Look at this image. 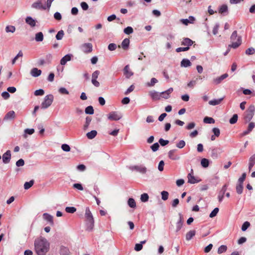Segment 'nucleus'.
<instances>
[{
    "label": "nucleus",
    "mask_w": 255,
    "mask_h": 255,
    "mask_svg": "<svg viewBox=\"0 0 255 255\" xmlns=\"http://www.w3.org/2000/svg\"><path fill=\"white\" fill-rule=\"evenodd\" d=\"M128 205L132 208H134L136 207V203L134 199L130 198L128 199Z\"/></svg>",
    "instance_id": "c9c22d12"
},
{
    "label": "nucleus",
    "mask_w": 255,
    "mask_h": 255,
    "mask_svg": "<svg viewBox=\"0 0 255 255\" xmlns=\"http://www.w3.org/2000/svg\"><path fill=\"white\" fill-rule=\"evenodd\" d=\"M11 159V152L9 150L4 153L2 156V162L4 164H7L10 162Z\"/></svg>",
    "instance_id": "9d476101"
},
{
    "label": "nucleus",
    "mask_w": 255,
    "mask_h": 255,
    "mask_svg": "<svg viewBox=\"0 0 255 255\" xmlns=\"http://www.w3.org/2000/svg\"><path fill=\"white\" fill-rule=\"evenodd\" d=\"M228 77V74L227 73H225L223 74L220 77H218L216 78L213 79V82L216 85L219 84L222 82V81L227 78Z\"/></svg>",
    "instance_id": "a211bd4d"
},
{
    "label": "nucleus",
    "mask_w": 255,
    "mask_h": 255,
    "mask_svg": "<svg viewBox=\"0 0 255 255\" xmlns=\"http://www.w3.org/2000/svg\"><path fill=\"white\" fill-rule=\"evenodd\" d=\"M237 193L241 194L243 191V184L238 183L236 187Z\"/></svg>",
    "instance_id": "4c0bfd02"
},
{
    "label": "nucleus",
    "mask_w": 255,
    "mask_h": 255,
    "mask_svg": "<svg viewBox=\"0 0 255 255\" xmlns=\"http://www.w3.org/2000/svg\"><path fill=\"white\" fill-rule=\"evenodd\" d=\"M227 247L226 246L222 245L218 248V253L219 254L223 253L227 251Z\"/></svg>",
    "instance_id": "5fc2aeb1"
},
{
    "label": "nucleus",
    "mask_w": 255,
    "mask_h": 255,
    "mask_svg": "<svg viewBox=\"0 0 255 255\" xmlns=\"http://www.w3.org/2000/svg\"><path fill=\"white\" fill-rule=\"evenodd\" d=\"M188 182L190 184H195L200 182L201 180L197 179L195 176H193V170L192 169L190 173L188 175Z\"/></svg>",
    "instance_id": "6e6552de"
},
{
    "label": "nucleus",
    "mask_w": 255,
    "mask_h": 255,
    "mask_svg": "<svg viewBox=\"0 0 255 255\" xmlns=\"http://www.w3.org/2000/svg\"><path fill=\"white\" fill-rule=\"evenodd\" d=\"M219 209L218 208L216 207L214 208V209L211 212V213L210 214L209 217L210 218H213L215 217L218 213L219 212Z\"/></svg>",
    "instance_id": "13d9d810"
},
{
    "label": "nucleus",
    "mask_w": 255,
    "mask_h": 255,
    "mask_svg": "<svg viewBox=\"0 0 255 255\" xmlns=\"http://www.w3.org/2000/svg\"><path fill=\"white\" fill-rule=\"evenodd\" d=\"M195 234L196 231L195 230H190L186 235V240L190 241L195 235Z\"/></svg>",
    "instance_id": "2f4dec72"
},
{
    "label": "nucleus",
    "mask_w": 255,
    "mask_h": 255,
    "mask_svg": "<svg viewBox=\"0 0 255 255\" xmlns=\"http://www.w3.org/2000/svg\"><path fill=\"white\" fill-rule=\"evenodd\" d=\"M129 169L131 171H136L143 174H145L147 171L146 167L142 164L131 166Z\"/></svg>",
    "instance_id": "423d86ee"
},
{
    "label": "nucleus",
    "mask_w": 255,
    "mask_h": 255,
    "mask_svg": "<svg viewBox=\"0 0 255 255\" xmlns=\"http://www.w3.org/2000/svg\"><path fill=\"white\" fill-rule=\"evenodd\" d=\"M177 151L176 149H172L168 152V157L171 160H177L180 159V156L176 155L175 153Z\"/></svg>",
    "instance_id": "1a4fd4ad"
},
{
    "label": "nucleus",
    "mask_w": 255,
    "mask_h": 255,
    "mask_svg": "<svg viewBox=\"0 0 255 255\" xmlns=\"http://www.w3.org/2000/svg\"><path fill=\"white\" fill-rule=\"evenodd\" d=\"M149 196L147 193H143L141 195L140 200L143 202H146L148 200Z\"/></svg>",
    "instance_id": "864d4df0"
},
{
    "label": "nucleus",
    "mask_w": 255,
    "mask_h": 255,
    "mask_svg": "<svg viewBox=\"0 0 255 255\" xmlns=\"http://www.w3.org/2000/svg\"><path fill=\"white\" fill-rule=\"evenodd\" d=\"M64 35V32L63 30H61L58 32L57 34L56 35V38L58 40H61Z\"/></svg>",
    "instance_id": "a19ab883"
},
{
    "label": "nucleus",
    "mask_w": 255,
    "mask_h": 255,
    "mask_svg": "<svg viewBox=\"0 0 255 255\" xmlns=\"http://www.w3.org/2000/svg\"><path fill=\"white\" fill-rule=\"evenodd\" d=\"M250 226V222L248 221L245 222L242 226V230L244 232L246 231L247 229Z\"/></svg>",
    "instance_id": "6e6d98bb"
},
{
    "label": "nucleus",
    "mask_w": 255,
    "mask_h": 255,
    "mask_svg": "<svg viewBox=\"0 0 255 255\" xmlns=\"http://www.w3.org/2000/svg\"><path fill=\"white\" fill-rule=\"evenodd\" d=\"M34 180H31L29 182H26L24 184V188L25 190L29 189L34 184Z\"/></svg>",
    "instance_id": "ea45409f"
},
{
    "label": "nucleus",
    "mask_w": 255,
    "mask_h": 255,
    "mask_svg": "<svg viewBox=\"0 0 255 255\" xmlns=\"http://www.w3.org/2000/svg\"><path fill=\"white\" fill-rule=\"evenodd\" d=\"M44 94V91L42 89L36 90L34 92V95L36 96H43Z\"/></svg>",
    "instance_id": "e2e57ef3"
},
{
    "label": "nucleus",
    "mask_w": 255,
    "mask_h": 255,
    "mask_svg": "<svg viewBox=\"0 0 255 255\" xmlns=\"http://www.w3.org/2000/svg\"><path fill=\"white\" fill-rule=\"evenodd\" d=\"M133 28L130 26H128L124 30V32L126 34H130L133 32Z\"/></svg>",
    "instance_id": "052dcab7"
},
{
    "label": "nucleus",
    "mask_w": 255,
    "mask_h": 255,
    "mask_svg": "<svg viewBox=\"0 0 255 255\" xmlns=\"http://www.w3.org/2000/svg\"><path fill=\"white\" fill-rule=\"evenodd\" d=\"M82 50L84 53H88L92 52L93 50L92 44L90 43H84L82 46Z\"/></svg>",
    "instance_id": "f8f14e48"
},
{
    "label": "nucleus",
    "mask_w": 255,
    "mask_h": 255,
    "mask_svg": "<svg viewBox=\"0 0 255 255\" xmlns=\"http://www.w3.org/2000/svg\"><path fill=\"white\" fill-rule=\"evenodd\" d=\"M230 39L232 42V44L229 45V48L236 49L242 44V37L238 35L237 31L236 30L233 32L230 37Z\"/></svg>",
    "instance_id": "7ed1b4c3"
},
{
    "label": "nucleus",
    "mask_w": 255,
    "mask_h": 255,
    "mask_svg": "<svg viewBox=\"0 0 255 255\" xmlns=\"http://www.w3.org/2000/svg\"><path fill=\"white\" fill-rule=\"evenodd\" d=\"M15 28L14 26L12 25H8L5 27V31L6 32H11L13 33L15 31Z\"/></svg>",
    "instance_id": "09e8293b"
},
{
    "label": "nucleus",
    "mask_w": 255,
    "mask_h": 255,
    "mask_svg": "<svg viewBox=\"0 0 255 255\" xmlns=\"http://www.w3.org/2000/svg\"><path fill=\"white\" fill-rule=\"evenodd\" d=\"M124 73L126 75V78H129L130 76L133 75V73L130 71L129 66L126 65L124 69Z\"/></svg>",
    "instance_id": "cd10ccee"
},
{
    "label": "nucleus",
    "mask_w": 255,
    "mask_h": 255,
    "mask_svg": "<svg viewBox=\"0 0 255 255\" xmlns=\"http://www.w3.org/2000/svg\"><path fill=\"white\" fill-rule=\"evenodd\" d=\"M97 134V131L95 130H91L87 133L86 135L88 139H93Z\"/></svg>",
    "instance_id": "72a5a7b5"
},
{
    "label": "nucleus",
    "mask_w": 255,
    "mask_h": 255,
    "mask_svg": "<svg viewBox=\"0 0 255 255\" xmlns=\"http://www.w3.org/2000/svg\"><path fill=\"white\" fill-rule=\"evenodd\" d=\"M194 42L189 38H183L181 41V45L186 46V47H189L191 46L193 44Z\"/></svg>",
    "instance_id": "412c9836"
},
{
    "label": "nucleus",
    "mask_w": 255,
    "mask_h": 255,
    "mask_svg": "<svg viewBox=\"0 0 255 255\" xmlns=\"http://www.w3.org/2000/svg\"><path fill=\"white\" fill-rule=\"evenodd\" d=\"M245 53L248 55H253L255 53V49L253 47H250L246 50Z\"/></svg>",
    "instance_id": "603ef678"
},
{
    "label": "nucleus",
    "mask_w": 255,
    "mask_h": 255,
    "mask_svg": "<svg viewBox=\"0 0 255 255\" xmlns=\"http://www.w3.org/2000/svg\"><path fill=\"white\" fill-rule=\"evenodd\" d=\"M92 119L89 117H87L86 118V122L84 126V129L86 130L89 127L91 122Z\"/></svg>",
    "instance_id": "49530a36"
},
{
    "label": "nucleus",
    "mask_w": 255,
    "mask_h": 255,
    "mask_svg": "<svg viewBox=\"0 0 255 255\" xmlns=\"http://www.w3.org/2000/svg\"><path fill=\"white\" fill-rule=\"evenodd\" d=\"M158 82V80L155 78H151L150 82L147 83V86L148 87H152L155 84L157 83Z\"/></svg>",
    "instance_id": "bf43d9fd"
},
{
    "label": "nucleus",
    "mask_w": 255,
    "mask_h": 255,
    "mask_svg": "<svg viewBox=\"0 0 255 255\" xmlns=\"http://www.w3.org/2000/svg\"><path fill=\"white\" fill-rule=\"evenodd\" d=\"M41 70L37 68H33L30 71V74L33 77H37L41 74Z\"/></svg>",
    "instance_id": "393cba45"
},
{
    "label": "nucleus",
    "mask_w": 255,
    "mask_h": 255,
    "mask_svg": "<svg viewBox=\"0 0 255 255\" xmlns=\"http://www.w3.org/2000/svg\"><path fill=\"white\" fill-rule=\"evenodd\" d=\"M198 78H196L195 80L191 81L187 84V87L190 88H193L196 84Z\"/></svg>",
    "instance_id": "a18cd8bd"
},
{
    "label": "nucleus",
    "mask_w": 255,
    "mask_h": 255,
    "mask_svg": "<svg viewBox=\"0 0 255 255\" xmlns=\"http://www.w3.org/2000/svg\"><path fill=\"white\" fill-rule=\"evenodd\" d=\"M62 149L66 152H68L70 151V146L67 144H63L61 146Z\"/></svg>",
    "instance_id": "338daca9"
},
{
    "label": "nucleus",
    "mask_w": 255,
    "mask_h": 255,
    "mask_svg": "<svg viewBox=\"0 0 255 255\" xmlns=\"http://www.w3.org/2000/svg\"><path fill=\"white\" fill-rule=\"evenodd\" d=\"M161 198L163 200L165 201L167 200L168 198V192L166 191H163L161 193Z\"/></svg>",
    "instance_id": "4d7b16f0"
},
{
    "label": "nucleus",
    "mask_w": 255,
    "mask_h": 255,
    "mask_svg": "<svg viewBox=\"0 0 255 255\" xmlns=\"http://www.w3.org/2000/svg\"><path fill=\"white\" fill-rule=\"evenodd\" d=\"M34 247L38 255H45L49 249V243L44 238H40L35 240Z\"/></svg>",
    "instance_id": "f257e3e1"
},
{
    "label": "nucleus",
    "mask_w": 255,
    "mask_h": 255,
    "mask_svg": "<svg viewBox=\"0 0 255 255\" xmlns=\"http://www.w3.org/2000/svg\"><path fill=\"white\" fill-rule=\"evenodd\" d=\"M150 147L153 152L156 151L159 147V143L158 142L154 143Z\"/></svg>",
    "instance_id": "69168bd1"
},
{
    "label": "nucleus",
    "mask_w": 255,
    "mask_h": 255,
    "mask_svg": "<svg viewBox=\"0 0 255 255\" xmlns=\"http://www.w3.org/2000/svg\"><path fill=\"white\" fill-rule=\"evenodd\" d=\"M72 57H73V55L71 54H68L65 55L61 59L60 64L62 65H65L68 61H69L71 60V58Z\"/></svg>",
    "instance_id": "aec40b11"
},
{
    "label": "nucleus",
    "mask_w": 255,
    "mask_h": 255,
    "mask_svg": "<svg viewBox=\"0 0 255 255\" xmlns=\"http://www.w3.org/2000/svg\"><path fill=\"white\" fill-rule=\"evenodd\" d=\"M25 22L31 27H33L36 25V20L32 17L28 16L25 18Z\"/></svg>",
    "instance_id": "6ab92c4d"
},
{
    "label": "nucleus",
    "mask_w": 255,
    "mask_h": 255,
    "mask_svg": "<svg viewBox=\"0 0 255 255\" xmlns=\"http://www.w3.org/2000/svg\"><path fill=\"white\" fill-rule=\"evenodd\" d=\"M179 215V220L176 223V232H179L181 229L182 228V227L183 226V216L181 213L178 214Z\"/></svg>",
    "instance_id": "9b49d317"
},
{
    "label": "nucleus",
    "mask_w": 255,
    "mask_h": 255,
    "mask_svg": "<svg viewBox=\"0 0 255 255\" xmlns=\"http://www.w3.org/2000/svg\"><path fill=\"white\" fill-rule=\"evenodd\" d=\"M43 217L44 220L49 222L51 225H54L53 217L51 215L45 213L43 214Z\"/></svg>",
    "instance_id": "a878e982"
},
{
    "label": "nucleus",
    "mask_w": 255,
    "mask_h": 255,
    "mask_svg": "<svg viewBox=\"0 0 255 255\" xmlns=\"http://www.w3.org/2000/svg\"><path fill=\"white\" fill-rule=\"evenodd\" d=\"M146 243V240L141 241L139 244H136L134 247V250L136 251H140L142 249V244Z\"/></svg>",
    "instance_id": "e433bc0d"
},
{
    "label": "nucleus",
    "mask_w": 255,
    "mask_h": 255,
    "mask_svg": "<svg viewBox=\"0 0 255 255\" xmlns=\"http://www.w3.org/2000/svg\"><path fill=\"white\" fill-rule=\"evenodd\" d=\"M69 249L64 246H61L59 249V255H69Z\"/></svg>",
    "instance_id": "bb28decb"
},
{
    "label": "nucleus",
    "mask_w": 255,
    "mask_h": 255,
    "mask_svg": "<svg viewBox=\"0 0 255 255\" xmlns=\"http://www.w3.org/2000/svg\"><path fill=\"white\" fill-rule=\"evenodd\" d=\"M186 145L185 141L183 140H180L178 142L176 143V147L179 148H183Z\"/></svg>",
    "instance_id": "de8ad7c7"
},
{
    "label": "nucleus",
    "mask_w": 255,
    "mask_h": 255,
    "mask_svg": "<svg viewBox=\"0 0 255 255\" xmlns=\"http://www.w3.org/2000/svg\"><path fill=\"white\" fill-rule=\"evenodd\" d=\"M31 7L33 8H35L37 9H45L46 7L43 5L42 3L41 0H37V1L34 2Z\"/></svg>",
    "instance_id": "2eb2a0df"
},
{
    "label": "nucleus",
    "mask_w": 255,
    "mask_h": 255,
    "mask_svg": "<svg viewBox=\"0 0 255 255\" xmlns=\"http://www.w3.org/2000/svg\"><path fill=\"white\" fill-rule=\"evenodd\" d=\"M22 56H23V53H22V51L20 50L19 51V52L16 55V56L15 57H14V58L12 60V61H11L12 64L14 65L15 63L16 60L19 57H22Z\"/></svg>",
    "instance_id": "c03bdc74"
},
{
    "label": "nucleus",
    "mask_w": 255,
    "mask_h": 255,
    "mask_svg": "<svg viewBox=\"0 0 255 255\" xmlns=\"http://www.w3.org/2000/svg\"><path fill=\"white\" fill-rule=\"evenodd\" d=\"M129 45V39L128 38H125L123 40L122 42L121 46L124 50H127L128 48Z\"/></svg>",
    "instance_id": "c756f323"
},
{
    "label": "nucleus",
    "mask_w": 255,
    "mask_h": 255,
    "mask_svg": "<svg viewBox=\"0 0 255 255\" xmlns=\"http://www.w3.org/2000/svg\"><path fill=\"white\" fill-rule=\"evenodd\" d=\"M209 164V161L208 159L203 158L201 159V164L203 167L206 168V167H208Z\"/></svg>",
    "instance_id": "37998d69"
},
{
    "label": "nucleus",
    "mask_w": 255,
    "mask_h": 255,
    "mask_svg": "<svg viewBox=\"0 0 255 255\" xmlns=\"http://www.w3.org/2000/svg\"><path fill=\"white\" fill-rule=\"evenodd\" d=\"M238 116L237 114H234L233 117L230 119V123L231 124H234L237 123L238 121Z\"/></svg>",
    "instance_id": "8fccbe9b"
},
{
    "label": "nucleus",
    "mask_w": 255,
    "mask_h": 255,
    "mask_svg": "<svg viewBox=\"0 0 255 255\" xmlns=\"http://www.w3.org/2000/svg\"><path fill=\"white\" fill-rule=\"evenodd\" d=\"M123 117L122 114L117 111L110 112L108 115V119L110 121H118Z\"/></svg>",
    "instance_id": "0eeeda50"
},
{
    "label": "nucleus",
    "mask_w": 255,
    "mask_h": 255,
    "mask_svg": "<svg viewBox=\"0 0 255 255\" xmlns=\"http://www.w3.org/2000/svg\"><path fill=\"white\" fill-rule=\"evenodd\" d=\"M15 118V113L13 111H10L7 113L3 118V121H7L12 120Z\"/></svg>",
    "instance_id": "4468645a"
},
{
    "label": "nucleus",
    "mask_w": 255,
    "mask_h": 255,
    "mask_svg": "<svg viewBox=\"0 0 255 255\" xmlns=\"http://www.w3.org/2000/svg\"><path fill=\"white\" fill-rule=\"evenodd\" d=\"M191 65V63L188 59H183L181 62V66L183 67H188Z\"/></svg>",
    "instance_id": "473e14b6"
},
{
    "label": "nucleus",
    "mask_w": 255,
    "mask_h": 255,
    "mask_svg": "<svg viewBox=\"0 0 255 255\" xmlns=\"http://www.w3.org/2000/svg\"><path fill=\"white\" fill-rule=\"evenodd\" d=\"M59 92L63 95H69V93L68 91L64 87H61L58 90Z\"/></svg>",
    "instance_id": "680f3d73"
},
{
    "label": "nucleus",
    "mask_w": 255,
    "mask_h": 255,
    "mask_svg": "<svg viewBox=\"0 0 255 255\" xmlns=\"http://www.w3.org/2000/svg\"><path fill=\"white\" fill-rule=\"evenodd\" d=\"M255 164V154L252 155L249 159V169L250 171Z\"/></svg>",
    "instance_id": "c85d7f7f"
},
{
    "label": "nucleus",
    "mask_w": 255,
    "mask_h": 255,
    "mask_svg": "<svg viewBox=\"0 0 255 255\" xmlns=\"http://www.w3.org/2000/svg\"><path fill=\"white\" fill-rule=\"evenodd\" d=\"M221 153V149L219 148H214L212 149L211 156L213 159H217Z\"/></svg>",
    "instance_id": "dca6fc26"
},
{
    "label": "nucleus",
    "mask_w": 255,
    "mask_h": 255,
    "mask_svg": "<svg viewBox=\"0 0 255 255\" xmlns=\"http://www.w3.org/2000/svg\"><path fill=\"white\" fill-rule=\"evenodd\" d=\"M149 94L151 99L154 101L159 100L161 98L160 93L156 92L154 90L150 91Z\"/></svg>",
    "instance_id": "ddd939ff"
},
{
    "label": "nucleus",
    "mask_w": 255,
    "mask_h": 255,
    "mask_svg": "<svg viewBox=\"0 0 255 255\" xmlns=\"http://www.w3.org/2000/svg\"><path fill=\"white\" fill-rule=\"evenodd\" d=\"M227 185L226 184L224 185L222 188V189L219 193V195L218 196V200L219 202H221L224 198V194L227 190Z\"/></svg>",
    "instance_id": "5701e85b"
},
{
    "label": "nucleus",
    "mask_w": 255,
    "mask_h": 255,
    "mask_svg": "<svg viewBox=\"0 0 255 255\" xmlns=\"http://www.w3.org/2000/svg\"><path fill=\"white\" fill-rule=\"evenodd\" d=\"M43 38V34L42 32H38L35 34V40L36 42H41Z\"/></svg>",
    "instance_id": "7c9ffc66"
},
{
    "label": "nucleus",
    "mask_w": 255,
    "mask_h": 255,
    "mask_svg": "<svg viewBox=\"0 0 255 255\" xmlns=\"http://www.w3.org/2000/svg\"><path fill=\"white\" fill-rule=\"evenodd\" d=\"M246 177V173H243L241 177H240L239 178V179H238V183L243 184V182L245 181Z\"/></svg>",
    "instance_id": "774afa93"
},
{
    "label": "nucleus",
    "mask_w": 255,
    "mask_h": 255,
    "mask_svg": "<svg viewBox=\"0 0 255 255\" xmlns=\"http://www.w3.org/2000/svg\"><path fill=\"white\" fill-rule=\"evenodd\" d=\"M255 127V123L251 122L249 124L248 129L245 130L242 133V136H245L251 132L253 128Z\"/></svg>",
    "instance_id": "4be33fe9"
},
{
    "label": "nucleus",
    "mask_w": 255,
    "mask_h": 255,
    "mask_svg": "<svg viewBox=\"0 0 255 255\" xmlns=\"http://www.w3.org/2000/svg\"><path fill=\"white\" fill-rule=\"evenodd\" d=\"M255 111V107L254 105H251L246 112L244 119L246 123L249 122L253 118Z\"/></svg>",
    "instance_id": "39448f33"
},
{
    "label": "nucleus",
    "mask_w": 255,
    "mask_h": 255,
    "mask_svg": "<svg viewBox=\"0 0 255 255\" xmlns=\"http://www.w3.org/2000/svg\"><path fill=\"white\" fill-rule=\"evenodd\" d=\"M54 97L53 95L49 94L46 95L44 99V101L42 102L41 107L42 109H47L50 106L53 101Z\"/></svg>",
    "instance_id": "20e7f679"
},
{
    "label": "nucleus",
    "mask_w": 255,
    "mask_h": 255,
    "mask_svg": "<svg viewBox=\"0 0 255 255\" xmlns=\"http://www.w3.org/2000/svg\"><path fill=\"white\" fill-rule=\"evenodd\" d=\"M158 142L162 146H165L166 145L168 144L169 142V140H165L161 138L159 139Z\"/></svg>",
    "instance_id": "0e129e2a"
},
{
    "label": "nucleus",
    "mask_w": 255,
    "mask_h": 255,
    "mask_svg": "<svg viewBox=\"0 0 255 255\" xmlns=\"http://www.w3.org/2000/svg\"><path fill=\"white\" fill-rule=\"evenodd\" d=\"M203 122L206 124H214L215 123V120L212 118L206 117L204 118Z\"/></svg>",
    "instance_id": "79ce46f5"
},
{
    "label": "nucleus",
    "mask_w": 255,
    "mask_h": 255,
    "mask_svg": "<svg viewBox=\"0 0 255 255\" xmlns=\"http://www.w3.org/2000/svg\"><path fill=\"white\" fill-rule=\"evenodd\" d=\"M65 211L68 213H74L76 211V208L74 207H67L65 208Z\"/></svg>",
    "instance_id": "3c124183"
},
{
    "label": "nucleus",
    "mask_w": 255,
    "mask_h": 255,
    "mask_svg": "<svg viewBox=\"0 0 255 255\" xmlns=\"http://www.w3.org/2000/svg\"><path fill=\"white\" fill-rule=\"evenodd\" d=\"M85 113L86 114L93 115L94 113L93 107L92 106H89L85 109Z\"/></svg>",
    "instance_id": "58836bf2"
},
{
    "label": "nucleus",
    "mask_w": 255,
    "mask_h": 255,
    "mask_svg": "<svg viewBox=\"0 0 255 255\" xmlns=\"http://www.w3.org/2000/svg\"><path fill=\"white\" fill-rule=\"evenodd\" d=\"M223 99L224 98H222L219 99H214L213 100H211L209 102V104L210 105L216 106L220 104Z\"/></svg>",
    "instance_id": "f704fd0d"
},
{
    "label": "nucleus",
    "mask_w": 255,
    "mask_h": 255,
    "mask_svg": "<svg viewBox=\"0 0 255 255\" xmlns=\"http://www.w3.org/2000/svg\"><path fill=\"white\" fill-rule=\"evenodd\" d=\"M85 218L86 230L88 231H91L94 226V220L89 207H86V208Z\"/></svg>",
    "instance_id": "f03ea898"
},
{
    "label": "nucleus",
    "mask_w": 255,
    "mask_h": 255,
    "mask_svg": "<svg viewBox=\"0 0 255 255\" xmlns=\"http://www.w3.org/2000/svg\"><path fill=\"white\" fill-rule=\"evenodd\" d=\"M219 12L224 15L228 14V8L226 4L222 5L219 8Z\"/></svg>",
    "instance_id": "b1692460"
},
{
    "label": "nucleus",
    "mask_w": 255,
    "mask_h": 255,
    "mask_svg": "<svg viewBox=\"0 0 255 255\" xmlns=\"http://www.w3.org/2000/svg\"><path fill=\"white\" fill-rule=\"evenodd\" d=\"M173 89L172 88H170L167 90L162 92L160 93L161 97L167 99L170 97V94L173 92Z\"/></svg>",
    "instance_id": "f3484780"
}]
</instances>
